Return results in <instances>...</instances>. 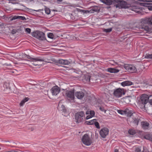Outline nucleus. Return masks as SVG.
<instances>
[{
  "label": "nucleus",
  "instance_id": "c756f323",
  "mask_svg": "<svg viewBox=\"0 0 152 152\" xmlns=\"http://www.w3.org/2000/svg\"><path fill=\"white\" fill-rule=\"evenodd\" d=\"M142 28L147 31L149 32L150 31V28L148 26H144Z\"/></svg>",
  "mask_w": 152,
  "mask_h": 152
},
{
  "label": "nucleus",
  "instance_id": "f257e3e1",
  "mask_svg": "<svg viewBox=\"0 0 152 152\" xmlns=\"http://www.w3.org/2000/svg\"><path fill=\"white\" fill-rule=\"evenodd\" d=\"M149 97L145 94H142L138 100V104L139 107L141 109H145L146 108L148 107L147 105L148 102Z\"/></svg>",
  "mask_w": 152,
  "mask_h": 152
},
{
  "label": "nucleus",
  "instance_id": "a19ab883",
  "mask_svg": "<svg viewBox=\"0 0 152 152\" xmlns=\"http://www.w3.org/2000/svg\"><path fill=\"white\" fill-rule=\"evenodd\" d=\"M25 31L26 32L29 34L31 32V29L29 28H27L26 29Z\"/></svg>",
  "mask_w": 152,
  "mask_h": 152
},
{
  "label": "nucleus",
  "instance_id": "3c124183",
  "mask_svg": "<svg viewBox=\"0 0 152 152\" xmlns=\"http://www.w3.org/2000/svg\"><path fill=\"white\" fill-rule=\"evenodd\" d=\"M63 0H57V3L58 4H60Z\"/></svg>",
  "mask_w": 152,
  "mask_h": 152
},
{
  "label": "nucleus",
  "instance_id": "aec40b11",
  "mask_svg": "<svg viewBox=\"0 0 152 152\" xmlns=\"http://www.w3.org/2000/svg\"><path fill=\"white\" fill-rule=\"evenodd\" d=\"M132 83L130 81H126L122 82L121 85L124 87L126 86H129L132 85Z\"/></svg>",
  "mask_w": 152,
  "mask_h": 152
},
{
  "label": "nucleus",
  "instance_id": "a18cd8bd",
  "mask_svg": "<svg viewBox=\"0 0 152 152\" xmlns=\"http://www.w3.org/2000/svg\"><path fill=\"white\" fill-rule=\"evenodd\" d=\"M9 2L12 4H16V3L18 4V3H14L13 2V1H14V0H8Z\"/></svg>",
  "mask_w": 152,
  "mask_h": 152
},
{
  "label": "nucleus",
  "instance_id": "e433bc0d",
  "mask_svg": "<svg viewBox=\"0 0 152 152\" xmlns=\"http://www.w3.org/2000/svg\"><path fill=\"white\" fill-rule=\"evenodd\" d=\"M61 108H62L61 110L64 112H65L66 111V109L64 105H61Z\"/></svg>",
  "mask_w": 152,
  "mask_h": 152
},
{
  "label": "nucleus",
  "instance_id": "39448f33",
  "mask_svg": "<svg viewBox=\"0 0 152 152\" xmlns=\"http://www.w3.org/2000/svg\"><path fill=\"white\" fill-rule=\"evenodd\" d=\"M85 116V114L83 111L78 112L75 113V118L76 123H79L83 121V117Z\"/></svg>",
  "mask_w": 152,
  "mask_h": 152
},
{
  "label": "nucleus",
  "instance_id": "864d4df0",
  "mask_svg": "<svg viewBox=\"0 0 152 152\" xmlns=\"http://www.w3.org/2000/svg\"><path fill=\"white\" fill-rule=\"evenodd\" d=\"M90 112V110H88L86 112V115L90 114L89 112Z\"/></svg>",
  "mask_w": 152,
  "mask_h": 152
},
{
  "label": "nucleus",
  "instance_id": "4468645a",
  "mask_svg": "<svg viewBox=\"0 0 152 152\" xmlns=\"http://www.w3.org/2000/svg\"><path fill=\"white\" fill-rule=\"evenodd\" d=\"M57 63L63 65H69L70 64V62L67 60L60 59L57 61Z\"/></svg>",
  "mask_w": 152,
  "mask_h": 152
},
{
  "label": "nucleus",
  "instance_id": "4d7b16f0",
  "mask_svg": "<svg viewBox=\"0 0 152 152\" xmlns=\"http://www.w3.org/2000/svg\"><path fill=\"white\" fill-rule=\"evenodd\" d=\"M95 136H96V138H98V137H96V136H97V135H96V134H95Z\"/></svg>",
  "mask_w": 152,
  "mask_h": 152
},
{
  "label": "nucleus",
  "instance_id": "6e6d98bb",
  "mask_svg": "<svg viewBox=\"0 0 152 152\" xmlns=\"http://www.w3.org/2000/svg\"><path fill=\"white\" fill-rule=\"evenodd\" d=\"M114 152H118V150L117 149H115V150Z\"/></svg>",
  "mask_w": 152,
  "mask_h": 152
},
{
  "label": "nucleus",
  "instance_id": "13d9d810",
  "mask_svg": "<svg viewBox=\"0 0 152 152\" xmlns=\"http://www.w3.org/2000/svg\"><path fill=\"white\" fill-rule=\"evenodd\" d=\"M95 136H96V138H98V137H96V136H97V135H96V134H95Z\"/></svg>",
  "mask_w": 152,
  "mask_h": 152
},
{
  "label": "nucleus",
  "instance_id": "c03bdc74",
  "mask_svg": "<svg viewBox=\"0 0 152 152\" xmlns=\"http://www.w3.org/2000/svg\"><path fill=\"white\" fill-rule=\"evenodd\" d=\"M127 108L126 109H125V110H123V114H124V115H126V113H127Z\"/></svg>",
  "mask_w": 152,
  "mask_h": 152
},
{
  "label": "nucleus",
  "instance_id": "1a4fd4ad",
  "mask_svg": "<svg viewBox=\"0 0 152 152\" xmlns=\"http://www.w3.org/2000/svg\"><path fill=\"white\" fill-rule=\"evenodd\" d=\"M109 129L106 127H104L101 129L99 131V134L103 138H105L109 134Z\"/></svg>",
  "mask_w": 152,
  "mask_h": 152
},
{
  "label": "nucleus",
  "instance_id": "5701e85b",
  "mask_svg": "<svg viewBox=\"0 0 152 152\" xmlns=\"http://www.w3.org/2000/svg\"><path fill=\"white\" fill-rule=\"evenodd\" d=\"M133 110H129L128 108H127L126 115L128 116L131 117H132L131 116L133 114Z\"/></svg>",
  "mask_w": 152,
  "mask_h": 152
},
{
  "label": "nucleus",
  "instance_id": "2eb2a0df",
  "mask_svg": "<svg viewBox=\"0 0 152 152\" xmlns=\"http://www.w3.org/2000/svg\"><path fill=\"white\" fill-rule=\"evenodd\" d=\"M149 124L146 121H142L141 122L142 128L144 130L148 129L149 127Z\"/></svg>",
  "mask_w": 152,
  "mask_h": 152
},
{
  "label": "nucleus",
  "instance_id": "603ef678",
  "mask_svg": "<svg viewBox=\"0 0 152 152\" xmlns=\"http://www.w3.org/2000/svg\"><path fill=\"white\" fill-rule=\"evenodd\" d=\"M143 1H146L147 2H152V0H143Z\"/></svg>",
  "mask_w": 152,
  "mask_h": 152
},
{
  "label": "nucleus",
  "instance_id": "4c0bfd02",
  "mask_svg": "<svg viewBox=\"0 0 152 152\" xmlns=\"http://www.w3.org/2000/svg\"><path fill=\"white\" fill-rule=\"evenodd\" d=\"M99 109L101 111L104 112L105 113H106V110L104 109V107H103L99 106Z\"/></svg>",
  "mask_w": 152,
  "mask_h": 152
},
{
  "label": "nucleus",
  "instance_id": "c9c22d12",
  "mask_svg": "<svg viewBox=\"0 0 152 152\" xmlns=\"http://www.w3.org/2000/svg\"><path fill=\"white\" fill-rule=\"evenodd\" d=\"M90 114L91 117H93L95 115V112L93 110H90L89 112Z\"/></svg>",
  "mask_w": 152,
  "mask_h": 152
},
{
  "label": "nucleus",
  "instance_id": "ddd939ff",
  "mask_svg": "<svg viewBox=\"0 0 152 152\" xmlns=\"http://www.w3.org/2000/svg\"><path fill=\"white\" fill-rule=\"evenodd\" d=\"M31 61H44V59L43 58H41L40 57H37L35 58H33L31 57L30 56L26 55V56Z\"/></svg>",
  "mask_w": 152,
  "mask_h": 152
},
{
  "label": "nucleus",
  "instance_id": "7c9ffc66",
  "mask_svg": "<svg viewBox=\"0 0 152 152\" xmlns=\"http://www.w3.org/2000/svg\"><path fill=\"white\" fill-rule=\"evenodd\" d=\"M145 58L147 59H152V54H146Z\"/></svg>",
  "mask_w": 152,
  "mask_h": 152
},
{
  "label": "nucleus",
  "instance_id": "de8ad7c7",
  "mask_svg": "<svg viewBox=\"0 0 152 152\" xmlns=\"http://www.w3.org/2000/svg\"><path fill=\"white\" fill-rule=\"evenodd\" d=\"M29 98L28 97H26L24 99H23L25 101V102H27L29 99Z\"/></svg>",
  "mask_w": 152,
  "mask_h": 152
},
{
  "label": "nucleus",
  "instance_id": "dca6fc26",
  "mask_svg": "<svg viewBox=\"0 0 152 152\" xmlns=\"http://www.w3.org/2000/svg\"><path fill=\"white\" fill-rule=\"evenodd\" d=\"M99 11V9L97 6H95L92 7V8L90 10H86V11L88 13H93L94 12H98Z\"/></svg>",
  "mask_w": 152,
  "mask_h": 152
},
{
  "label": "nucleus",
  "instance_id": "c85d7f7f",
  "mask_svg": "<svg viewBox=\"0 0 152 152\" xmlns=\"http://www.w3.org/2000/svg\"><path fill=\"white\" fill-rule=\"evenodd\" d=\"M143 148H144V147ZM143 148V150L142 151H141V149H140V148H137L135 150V152H149V151L144 150V148Z\"/></svg>",
  "mask_w": 152,
  "mask_h": 152
},
{
  "label": "nucleus",
  "instance_id": "393cba45",
  "mask_svg": "<svg viewBox=\"0 0 152 152\" xmlns=\"http://www.w3.org/2000/svg\"><path fill=\"white\" fill-rule=\"evenodd\" d=\"M83 78L86 81L89 82L90 80L91 76L88 75H84Z\"/></svg>",
  "mask_w": 152,
  "mask_h": 152
},
{
  "label": "nucleus",
  "instance_id": "2f4dec72",
  "mask_svg": "<svg viewBox=\"0 0 152 152\" xmlns=\"http://www.w3.org/2000/svg\"><path fill=\"white\" fill-rule=\"evenodd\" d=\"M94 124L95 126L97 129H99L100 128V126L99 125V124L98 122L95 121L94 123Z\"/></svg>",
  "mask_w": 152,
  "mask_h": 152
},
{
  "label": "nucleus",
  "instance_id": "f3484780",
  "mask_svg": "<svg viewBox=\"0 0 152 152\" xmlns=\"http://www.w3.org/2000/svg\"><path fill=\"white\" fill-rule=\"evenodd\" d=\"M84 94L82 91L77 92L75 93V96L78 99H82L84 97Z\"/></svg>",
  "mask_w": 152,
  "mask_h": 152
},
{
  "label": "nucleus",
  "instance_id": "f704fd0d",
  "mask_svg": "<svg viewBox=\"0 0 152 152\" xmlns=\"http://www.w3.org/2000/svg\"><path fill=\"white\" fill-rule=\"evenodd\" d=\"M149 107H152V99H150L148 100V104L147 105H149Z\"/></svg>",
  "mask_w": 152,
  "mask_h": 152
},
{
  "label": "nucleus",
  "instance_id": "5fc2aeb1",
  "mask_svg": "<svg viewBox=\"0 0 152 152\" xmlns=\"http://www.w3.org/2000/svg\"><path fill=\"white\" fill-rule=\"evenodd\" d=\"M77 11H80V12H81V11H82V12L84 10H81L80 9H77Z\"/></svg>",
  "mask_w": 152,
  "mask_h": 152
},
{
  "label": "nucleus",
  "instance_id": "473e14b6",
  "mask_svg": "<svg viewBox=\"0 0 152 152\" xmlns=\"http://www.w3.org/2000/svg\"><path fill=\"white\" fill-rule=\"evenodd\" d=\"M112 28H110L108 29H104V31L106 33H109L110 32L112 31Z\"/></svg>",
  "mask_w": 152,
  "mask_h": 152
},
{
  "label": "nucleus",
  "instance_id": "0eeeda50",
  "mask_svg": "<svg viewBox=\"0 0 152 152\" xmlns=\"http://www.w3.org/2000/svg\"><path fill=\"white\" fill-rule=\"evenodd\" d=\"M81 140L83 143L87 146L91 145L92 143V140L90 139L89 135L88 134H84Z\"/></svg>",
  "mask_w": 152,
  "mask_h": 152
},
{
  "label": "nucleus",
  "instance_id": "a878e982",
  "mask_svg": "<svg viewBox=\"0 0 152 152\" xmlns=\"http://www.w3.org/2000/svg\"><path fill=\"white\" fill-rule=\"evenodd\" d=\"M128 133L131 135H134L136 133V132L134 130L130 129L128 131Z\"/></svg>",
  "mask_w": 152,
  "mask_h": 152
},
{
  "label": "nucleus",
  "instance_id": "8fccbe9b",
  "mask_svg": "<svg viewBox=\"0 0 152 152\" xmlns=\"http://www.w3.org/2000/svg\"><path fill=\"white\" fill-rule=\"evenodd\" d=\"M91 118H92V117H91L90 115H88L87 116L86 118V119H88Z\"/></svg>",
  "mask_w": 152,
  "mask_h": 152
},
{
  "label": "nucleus",
  "instance_id": "6ab92c4d",
  "mask_svg": "<svg viewBox=\"0 0 152 152\" xmlns=\"http://www.w3.org/2000/svg\"><path fill=\"white\" fill-rule=\"evenodd\" d=\"M119 71V70L114 68H109L107 69V71L111 73H116Z\"/></svg>",
  "mask_w": 152,
  "mask_h": 152
},
{
  "label": "nucleus",
  "instance_id": "cd10ccee",
  "mask_svg": "<svg viewBox=\"0 0 152 152\" xmlns=\"http://www.w3.org/2000/svg\"><path fill=\"white\" fill-rule=\"evenodd\" d=\"M138 7L137 6H133L132 7V10L133 11L136 12H137L138 11L137 10L139 9Z\"/></svg>",
  "mask_w": 152,
  "mask_h": 152
},
{
  "label": "nucleus",
  "instance_id": "9b49d317",
  "mask_svg": "<svg viewBox=\"0 0 152 152\" xmlns=\"http://www.w3.org/2000/svg\"><path fill=\"white\" fill-rule=\"evenodd\" d=\"M60 91V88L57 86H54L50 90L52 95L55 96L57 95L59 93Z\"/></svg>",
  "mask_w": 152,
  "mask_h": 152
},
{
  "label": "nucleus",
  "instance_id": "423d86ee",
  "mask_svg": "<svg viewBox=\"0 0 152 152\" xmlns=\"http://www.w3.org/2000/svg\"><path fill=\"white\" fill-rule=\"evenodd\" d=\"M124 88H118L114 90L113 95L115 97L119 98L121 97L123 95H124L125 92Z\"/></svg>",
  "mask_w": 152,
  "mask_h": 152
},
{
  "label": "nucleus",
  "instance_id": "bb28decb",
  "mask_svg": "<svg viewBox=\"0 0 152 152\" xmlns=\"http://www.w3.org/2000/svg\"><path fill=\"white\" fill-rule=\"evenodd\" d=\"M45 13L48 15L50 13V9L49 8L47 7H45Z\"/></svg>",
  "mask_w": 152,
  "mask_h": 152
},
{
  "label": "nucleus",
  "instance_id": "a211bd4d",
  "mask_svg": "<svg viewBox=\"0 0 152 152\" xmlns=\"http://www.w3.org/2000/svg\"><path fill=\"white\" fill-rule=\"evenodd\" d=\"M18 19H20V20H26V18L24 16H15L10 19V20H16Z\"/></svg>",
  "mask_w": 152,
  "mask_h": 152
},
{
  "label": "nucleus",
  "instance_id": "9d476101",
  "mask_svg": "<svg viewBox=\"0 0 152 152\" xmlns=\"http://www.w3.org/2000/svg\"><path fill=\"white\" fill-rule=\"evenodd\" d=\"M63 90L65 91V94L67 97L71 99H74L75 94V90L74 89L70 91L67 90L66 89L65 90L63 89Z\"/></svg>",
  "mask_w": 152,
  "mask_h": 152
},
{
  "label": "nucleus",
  "instance_id": "58836bf2",
  "mask_svg": "<svg viewBox=\"0 0 152 152\" xmlns=\"http://www.w3.org/2000/svg\"><path fill=\"white\" fill-rule=\"evenodd\" d=\"M118 113L121 115H124L123 110H117Z\"/></svg>",
  "mask_w": 152,
  "mask_h": 152
},
{
  "label": "nucleus",
  "instance_id": "bf43d9fd",
  "mask_svg": "<svg viewBox=\"0 0 152 152\" xmlns=\"http://www.w3.org/2000/svg\"><path fill=\"white\" fill-rule=\"evenodd\" d=\"M72 19V20H74V19H73L71 17Z\"/></svg>",
  "mask_w": 152,
  "mask_h": 152
},
{
  "label": "nucleus",
  "instance_id": "37998d69",
  "mask_svg": "<svg viewBox=\"0 0 152 152\" xmlns=\"http://www.w3.org/2000/svg\"><path fill=\"white\" fill-rule=\"evenodd\" d=\"M8 84L7 83V82H5L4 83V84L3 85V86L4 87H6V89H7L8 88V87H7V86L8 85Z\"/></svg>",
  "mask_w": 152,
  "mask_h": 152
},
{
  "label": "nucleus",
  "instance_id": "09e8293b",
  "mask_svg": "<svg viewBox=\"0 0 152 152\" xmlns=\"http://www.w3.org/2000/svg\"><path fill=\"white\" fill-rule=\"evenodd\" d=\"M16 32V31L15 29H13L12 31V33L13 34H15Z\"/></svg>",
  "mask_w": 152,
  "mask_h": 152
},
{
  "label": "nucleus",
  "instance_id": "72a5a7b5",
  "mask_svg": "<svg viewBox=\"0 0 152 152\" xmlns=\"http://www.w3.org/2000/svg\"><path fill=\"white\" fill-rule=\"evenodd\" d=\"M147 5H149L148 6V9L150 10H152V3H147Z\"/></svg>",
  "mask_w": 152,
  "mask_h": 152
},
{
  "label": "nucleus",
  "instance_id": "ea45409f",
  "mask_svg": "<svg viewBox=\"0 0 152 152\" xmlns=\"http://www.w3.org/2000/svg\"><path fill=\"white\" fill-rule=\"evenodd\" d=\"M110 62L109 63L112 65H114L115 64H117V63L115 62L114 60H110Z\"/></svg>",
  "mask_w": 152,
  "mask_h": 152
},
{
  "label": "nucleus",
  "instance_id": "f03ea898",
  "mask_svg": "<svg viewBox=\"0 0 152 152\" xmlns=\"http://www.w3.org/2000/svg\"><path fill=\"white\" fill-rule=\"evenodd\" d=\"M100 1L108 5H110L114 4L115 2H116V3L119 2V4L116 5V7H119V5L122 7V5L123 4V3L125 2V1L123 0H100Z\"/></svg>",
  "mask_w": 152,
  "mask_h": 152
},
{
  "label": "nucleus",
  "instance_id": "4be33fe9",
  "mask_svg": "<svg viewBox=\"0 0 152 152\" xmlns=\"http://www.w3.org/2000/svg\"><path fill=\"white\" fill-rule=\"evenodd\" d=\"M48 38L51 39H55L56 37H59L58 36H56L55 35H54L53 33H49L48 34Z\"/></svg>",
  "mask_w": 152,
  "mask_h": 152
},
{
  "label": "nucleus",
  "instance_id": "20e7f679",
  "mask_svg": "<svg viewBox=\"0 0 152 152\" xmlns=\"http://www.w3.org/2000/svg\"><path fill=\"white\" fill-rule=\"evenodd\" d=\"M128 119V123L130 126H137L139 122L141 121L140 118L133 116L129 117Z\"/></svg>",
  "mask_w": 152,
  "mask_h": 152
},
{
  "label": "nucleus",
  "instance_id": "79ce46f5",
  "mask_svg": "<svg viewBox=\"0 0 152 152\" xmlns=\"http://www.w3.org/2000/svg\"><path fill=\"white\" fill-rule=\"evenodd\" d=\"M25 102L24 100L23 99L20 102V106H23L24 104L25 103Z\"/></svg>",
  "mask_w": 152,
  "mask_h": 152
},
{
  "label": "nucleus",
  "instance_id": "49530a36",
  "mask_svg": "<svg viewBox=\"0 0 152 152\" xmlns=\"http://www.w3.org/2000/svg\"><path fill=\"white\" fill-rule=\"evenodd\" d=\"M43 9H39V10H33L34 11H36V12H41V11H43Z\"/></svg>",
  "mask_w": 152,
  "mask_h": 152
},
{
  "label": "nucleus",
  "instance_id": "6e6552de",
  "mask_svg": "<svg viewBox=\"0 0 152 152\" xmlns=\"http://www.w3.org/2000/svg\"><path fill=\"white\" fill-rule=\"evenodd\" d=\"M124 67L129 72L132 73H135L137 71L136 67L132 65L125 64L124 65Z\"/></svg>",
  "mask_w": 152,
  "mask_h": 152
},
{
  "label": "nucleus",
  "instance_id": "412c9836",
  "mask_svg": "<svg viewBox=\"0 0 152 152\" xmlns=\"http://www.w3.org/2000/svg\"><path fill=\"white\" fill-rule=\"evenodd\" d=\"M144 138L147 140L152 141V134H145Z\"/></svg>",
  "mask_w": 152,
  "mask_h": 152
},
{
  "label": "nucleus",
  "instance_id": "7ed1b4c3",
  "mask_svg": "<svg viewBox=\"0 0 152 152\" xmlns=\"http://www.w3.org/2000/svg\"><path fill=\"white\" fill-rule=\"evenodd\" d=\"M31 34L33 37H35L40 40H46L45 37V34L41 31H36L32 32Z\"/></svg>",
  "mask_w": 152,
  "mask_h": 152
},
{
  "label": "nucleus",
  "instance_id": "b1692460",
  "mask_svg": "<svg viewBox=\"0 0 152 152\" xmlns=\"http://www.w3.org/2000/svg\"><path fill=\"white\" fill-rule=\"evenodd\" d=\"M95 121H96V119H94L89 121H86L85 122V124L86 125H93L94 124Z\"/></svg>",
  "mask_w": 152,
  "mask_h": 152
},
{
  "label": "nucleus",
  "instance_id": "f8f14e48",
  "mask_svg": "<svg viewBox=\"0 0 152 152\" xmlns=\"http://www.w3.org/2000/svg\"><path fill=\"white\" fill-rule=\"evenodd\" d=\"M142 23L145 24L152 26V18H145L142 19Z\"/></svg>",
  "mask_w": 152,
  "mask_h": 152
}]
</instances>
